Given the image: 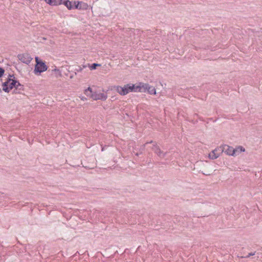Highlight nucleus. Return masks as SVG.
Returning a JSON list of instances; mask_svg holds the SVG:
<instances>
[{
    "label": "nucleus",
    "mask_w": 262,
    "mask_h": 262,
    "mask_svg": "<svg viewBox=\"0 0 262 262\" xmlns=\"http://www.w3.org/2000/svg\"><path fill=\"white\" fill-rule=\"evenodd\" d=\"M46 3H48V0H44Z\"/></svg>",
    "instance_id": "bb28decb"
},
{
    "label": "nucleus",
    "mask_w": 262,
    "mask_h": 262,
    "mask_svg": "<svg viewBox=\"0 0 262 262\" xmlns=\"http://www.w3.org/2000/svg\"><path fill=\"white\" fill-rule=\"evenodd\" d=\"M203 174L206 176H209L210 175V173H207V172H206V173L203 172Z\"/></svg>",
    "instance_id": "b1692460"
},
{
    "label": "nucleus",
    "mask_w": 262,
    "mask_h": 262,
    "mask_svg": "<svg viewBox=\"0 0 262 262\" xmlns=\"http://www.w3.org/2000/svg\"><path fill=\"white\" fill-rule=\"evenodd\" d=\"M35 59L36 64L33 72L35 75H40L41 73L47 70L48 66L46 64L45 62L40 60L38 57H35Z\"/></svg>",
    "instance_id": "f03ea898"
},
{
    "label": "nucleus",
    "mask_w": 262,
    "mask_h": 262,
    "mask_svg": "<svg viewBox=\"0 0 262 262\" xmlns=\"http://www.w3.org/2000/svg\"><path fill=\"white\" fill-rule=\"evenodd\" d=\"M52 72H55L56 73V77H60L61 76V72L59 71V69H57L56 68H54L52 70Z\"/></svg>",
    "instance_id": "dca6fc26"
},
{
    "label": "nucleus",
    "mask_w": 262,
    "mask_h": 262,
    "mask_svg": "<svg viewBox=\"0 0 262 262\" xmlns=\"http://www.w3.org/2000/svg\"><path fill=\"white\" fill-rule=\"evenodd\" d=\"M18 81L15 80L14 79H12V80L9 83L8 88L10 90H12L13 88H15L17 82Z\"/></svg>",
    "instance_id": "4468645a"
},
{
    "label": "nucleus",
    "mask_w": 262,
    "mask_h": 262,
    "mask_svg": "<svg viewBox=\"0 0 262 262\" xmlns=\"http://www.w3.org/2000/svg\"><path fill=\"white\" fill-rule=\"evenodd\" d=\"M203 174L206 176H209L210 175V173H207V172H206V173L203 172Z\"/></svg>",
    "instance_id": "5701e85b"
},
{
    "label": "nucleus",
    "mask_w": 262,
    "mask_h": 262,
    "mask_svg": "<svg viewBox=\"0 0 262 262\" xmlns=\"http://www.w3.org/2000/svg\"><path fill=\"white\" fill-rule=\"evenodd\" d=\"M15 88L16 90H20L23 89V85L20 84L19 83V82L18 81Z\"/></svg>",
    "instance_id": "f3484780"
},
{
    "label": "nucleus",
    "mask_w": 262,
    "mask_h": 262,
    "mask_svg": "<svg viewBox=\"0 0 262 262\" xmlns=\"http://www.w3.org/2000/svg\"><path fill=\"white\" fill-rule=\"evenodd\" d=\"M5 70L3 68L0 67V77H1L4 74Z\"/></svg>",
    "instance_id": "aec40b11"
},
{
    "label": "nucleus",
    "mask_w": 262,
    "mask_h": 262,
    "mask_svg": "<svg viewBox=\"0 0 262 262\" xmlns=\"http://www.w3.org/2000/svg\"><path fill=\"white\" fill-rule=\"evenodd\" d=\"M142 92H144L147 90L149 94L151 95L156 94V89L155 88L152 86H150L147 83H142Z\"/></svg>",
    "instance_id": "0eeeda50"
},
{
    "label": "nucleus",
    "mask_w": 262,
    "mask_h": 262,
    "mask_svg": "<svg viewBox=\"0 0 262 262\" xmlns=\"http://www.w3.org/2000/svg\"><path fill=\"white\" fill-rule=\"evenodd\" d=\"M100 66V64L98 63H93L92 64V66L90 67L91 70H95L96 69L97 67Z\"/></svg>",
    "instance_id": "a211bd4d"
},
{
    "label": "nucleus",
    "mask_w": 262,
    "mask_h": 262,
    "mask_svg": "<svg viewBox=\"0 0 262 262\" xmlns=\"http://www.w3.org/2000/svg\"><path fill=\"white\" fill-rule=\"evenodd\" d=\"M62 3L68 8V9L71 10L73 8L72 5V2L69 0H63Z\"/></svg>",
    "instance_id": "2eb2a0df"
},
{
    "label": "nucleus",
    "mask_w": 262,
    "mask_h": 262,
    "mask_svg": "<svg viewBox=\"0 0 262 262\" xmlns=\"http://www.w3.org/2000/svg\"><path fill=\"white\" fill-rule=\"evenodd\" d=\"M218 149H219L216 148V149H214L213 150H212L211 151V152H210L209 154V158L210 159H212V160L216 159L220 156V154L217 152Z\"/></svg>",
    "instance_id": "9b49d317"
},
{
    "label": "nucleus",
    "mask_w": 262,
    "mask_h": 262,
    "mask_svg": "<svg viewBox=\"0 0 262 262\" xmlns=\"http://www.w3.org/2000/svg\"><path fill=\"white\" fill-rule=\"evenodd\" d=\"M220 148H221L222 152H224L227 155L235 156V151L233 147L228 145H224Z\"/></svg>",
    "instance_id": "39448f33"
},
{
    "label": "nucleus",
    "mask_w": 262,
    "mask_h": 262,
    "mask_svg": "<svg viewBox=\"0 0 262 262\" xmlns=\"http://www.w3.org/2000/svg\"><path fill=\"white\" fill-rule=\"evenodd\" d=\"M234 150L235 151V156L237 154L245 151V149L242 146H237L236 148H234Z\"/></svg>",
    "instance_id": "ddd939ff"
},
{
    "label": "nucleus",
    "mask_w": 262,
    "mask_h": 262,
    "mask_svg": "<svg viewBox=\"0 0 262 262\" xmlns=\"http://www.w3.org/2000/svg\"><path fill=\"white\" fill-rule=\"evenodd\" d=\"M154 143V144L155 142H154L152 141H150V142H146V143L144 145V147H145V145H146V144H148V143Z\"/></svg>",
    "instance_id": "4be33fe9"
},
{
    "label": "nucleus",
    "mask_w": 262,
    "mask_h": 262,
    "mask_svg": "<svg viewBox=\"0 0 262 262\" xmlns=\"http://www.w3.org/2000/svg\"><path fill=\"white\" fill-rule=\"evenodd\" d=\"M126 87L127 88L128 93L129 92H142L141 82L138 84H126Z\"/></svg>",
    "instance_id": "7ed1b4c3"
},
{
    "label": "nucleus",
    "mask_w": 262,
    "mask_h": 262,
    "mask_svg": "<svg viewBox=\"0 0 262 262\" xmlns=\"http://www.w3.org/2000/svg\"><path fill=\"white\" fill-rule=\"evenodd\" d=\"M81 100H83V101H84V100H86V98H85V97H82L81 98Z\"/></svg>",
    "instance_id": "393cba45"
},
{
    "label": "nucleus",
    "mask_w": 262,
    "mask_h": 262,
    "mask_svg": "<svg viewBox=\"0 0 262 262\" xmlns=\"http://www.w3.org/2000/svg\"><path fill=\"white\" fill-rule=\"evenodd\" d=\"M73 78V76H71L70 78Z\"/></svg>",
    "instance_id": "cd10ccee"
},
{
    "label": "nucleus",
    "mask_w": 262,
    "mask_h": 262,
    "mask_svg": "<svg viewBox=\"0 0 262 262\" xmlns=\"http://www.w3.org/2000/svg\"><path fill=\"white\" fill-rule=\"evenodd\" d=\"M86 66H83V68H81L80 67H79L78 69H76L75 70L77 71V72H81L83 68H86Z\"/></svg>",
    "instance_id": "6ab92c4d"
},
{
    "label": "nucleus",
    "mask_w": 262,
    "mask_h": 262,
    "mask_svg": "<svg viewBox=\"0 0 262 262\" xmlns=\"http://www.w3.org/2000/svg\"><path fill=\"white\" fill-rule=\"evenodd\" d=\"M17 57L19 60L27 64H29L33 59V58L28 53L18 54Z\"/></svg>",
    "instance_id": "20e7f679"
},
{
    "label": "nucleus",
    "mask_w": 262,
    "mask_h": 262,
    "mask_svg": "<svg viewBox=\"0 0 262 262\" xmlns=\"http://www.w3.org/2000/svg\"><path fill=\"white\" fill-rule=\"evenodd\" d=\"M76 2H74L75 8L78 9L80 10H87L89 8V5L87 3H83L82 2H77V4H76Z\"/></svg>",
    "instance_id": "6e6552de"
},
{
    "label": "nucleus",
    "mask_w": 262,
    "mask_h": 262,
    "mask_svg": "<svg viewBox=\"0 0 262 262\" xmlns=\"http://www.w3.org/2000/svg\"><path fill=\"white\" fill-rule=\"evenodd\" d=\"M84 94L94 100H101L104 101L107 98V95L104 93H97L96 92H93L90 87H89L85 90Z\"/></svg>",
    "instance_id": "f257e3e1"
},
{
    "label": "nucleus",
    "mask_w": 262,
    "mask_h": 262,
    "mask_svg": "<svg viewBox=\"0 0 262 262\" xmlns=\"http://www.w3.org/2000/svg\"><path fill=\"white\" fill-rule=\"evenodd\" d=\"M63 0H48V4L52 6H56L62 3Z\"/></svg>",
    "instance_id": "f8f14e48"
},
{
    "label": "nucleus",
    "mask_w": 262,
    "mask_h": 262,
    "mask_svg": "<svg viewBox=\"0 0 262 262\" xmlns=\"http://www.w3.org/2000/svg\"><path fill=\"white\" fill-rule=\"evenodd\" d=\"M2 92V90H1V89H0V92Z\"/></svg>",
    "instance_id": "c85d7f7f"
},
{
    "label": "nucleus",
    "mask_w": 262,
    "mask_h": 262,
    "mask_svg": "<svg viewBox=\"0 0 262 262\" xmlns=\"http://www.w3.org/2000/svg\"><path fill=\"white\" fill-rule=\"evenodd\" d=\"M152 150L160 158H164L166 155V152H164V151L160 149L159 146H158L157 143H155V144H153V146L152 147Z\"/></svg>",
    "instance_id": "423d86ee"
},
{
    "label": "nucleus",
    "mask_w": 262,
    "mask_h": 262,
    "mask_svg": "<svg viewBox=\"0 0 262 262\" xmlns=\"http://www.w3.org/2000/svg\"><path fill=\"white\" fill-rule=\"evenodd\" d=\"M116 91L121 95H125L128 94L127 88L126 84L124 86H117L116 89Z\"/></svg>",
    "instance_id": "9d476101"
},
{
    "label": "nucleus",
    "mask_w": 262,
    "mask_h": 262,
    "mask_svg": "<svg viewBox=\"0 0 262 262\" xmlns=\"http://www.w3.org/2000/svg\"><path fill=\"white\" fill-rule=\"evenodd\" d=\"M255 254V252L254 253H250L248 254V255H247V256H245L244 257L245 258H248L250 256H253Z\"/></svg>",
    "instance_id": "412c9836"
},
{
    "label": "nucleus",
    "mask_w": 262,
    "mask_h": 262,
    "mask_svg": "<svg viewBox=\"0 0 262 262\" xmlns=\"http://www.w3.org/2000/svg\"><path fill=\"white\" fill-rule=\"evenodd\" d=\"M13 75H9V77L7 78V80L3 83L2 86H3V90L5 92L8 93L10 91V89L8 88L9 86V83L10 82V81L12 80V79L11 77H13Z\"/></svg>",
    "instance_id": "1a4fd4ad"
},
{
    "label": "nucleus",
    "mask_w": 262,
    "mask_h": 262,
    "mask_svg": "<svg viewBox=\"0 0 262 262\" xmlns=\"http://www.w3.org/2000/svg\"><path fill=\"white\" fill-rule=\"evenodd\" d=\"M139 153H138V152H137V153H136V154H135V155H136V156H139Z\"/></svg>",
    "instance_id": "a878e982"
}]
</instances>
